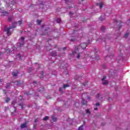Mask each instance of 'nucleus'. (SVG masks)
<instances>
[{
    "label": "nucleus",
    "mask_w": 130,
    "mask_h": 130,
    "mask_svg": "<svg viewBox=\"0 0 130 130\" xmlns=\"http://www.w3.org/2000/svg\"><path fill=\"white\" fill-rule=\"evenodd\" d=\"M17 24H19V25H21L22 20H19L18 22H14L12 23V25L11 26L10 25L9 28H8L7 26L4 27V31L5 32H7L8 36H10V35L12 34V31H13V29L11 30V29H14V28H16V25H17Z\"/></svg>",
    "instance_id": "obj_1"
},
{
    "label": "nucleus",
    "mask_w": 130,
    "mask_h": 130,
    "mask_svg": "<svg viewBox=\"0 0 130 130\" xmlns=\"http://www.w3.org/2000/svg\"><path fill=\"white\" fill-rule=\"evenodd\" d=\"M81 54L82 53H78V52L75 51L72 53V55L75 56V57H77L78 59H79L80 57H81Z\"/></svg>",
    "instance_id": "obj_2"
},
{
    "label": "nucleus",
    "mask_w": 130,
    "mask_h": 130,
    "mask_svg": "<svg viewBox=\"0 0 130 130\" xmlns=\"http://www.w3.org/2000/svg\"><path fill=\"white\" fill-rule=\"evenodd\" d=\"M80 47H81L82 49H86V47H87V43H81L80 46L79 47V48H77L76 49V50H77V51H79V48H80Z\"/></svg>",
    "instance_id": "obj_3"
},
{
    "label": "nucleus",
    "mask_w": 130,
    "mask_h": 130,
    "mask_svg": "<svg viewBox=\"0 0 130 130\" xmlns=\"http://www.w3.org/2000/svg\"><path fill=\"white\" fill-rule=\"evenodd\" d=\"M0 13H1V16H8L10 14L9 12L4 10L3 8H0Z\"/></svg>",
    "instance_id": "obj_4"
},
{
    "label": "nucleus",
    "mask_w": 130,
    "mask_h": 130,
    "mask_svg": "<svg viewBox=\"0 0 130 130\" xmlns=\"http://www.w3.org/2000/svg\"><path fill=\"white\" fill-rule=\"evenodd\" d=\"M24 40H25V39L24 37H21L20 39H19L20 43H19V46L20 47H22V46L24 45Z\"/></svg>",
    "instance_id": "obj_5"
},
{
    "label": "nucleus",
    "mask_w": 130,
    "mask_h": 130,
    "mask_svg": "<svg viewBox=\"0 0 130 130\" xmlns=\"http://www.w3.org/2000/svg\"><path fill=\"white\" fill-rule=\"evenodd\" d=\"M105 79H106V77L105 76L103 79H102V81H103V85H108V81L104 80Z\"/></svg>",
    "instance_id": "obj_6"
},
{
    "label": "nucleus",
    "mask_w": 130,
    "mask_h": 130,
    "mask_svg": "<svg viewBox=\"0 0 130 130\" xmlns=\"http://www.w3.org/2000/svg\"><path fill=\"white\" fill-rule=\"evenodd\" d=\"M50 31V29L48 28L47 29L45 30V33H46L47 35H49V32Z\"/></svg>",
    "instance_id": "obj_7"
},
{
    "label": "nucleus",
    "mask_w": 130,
    "mask_h": 130,
    "mask_svg": "<svg viewBox=\"0 0 130 130\" xmlns=\"http://www.w3.org/2000/svg\"><path fill=\"white\" fill-rule=\"evenodd\" d=\"M15 85H17V86H21V83L20 81H16L15 82Z\"/></svg>",
    "instance_id": "obj_8"
},
{
    "label": "nucleus",
    "mask_w": 130,
    "mask_h": 130,
    "mask_svg": "<svg viewBox=\"0 0 130 130\" xmlns=\"http://www.w3.org/2000/svg\"><path fill=\"white\" fill-rule=\"evenodd\" d=\"M96 5L99 6L100 9H102V8H103V4L102 3H98Z\"/></svg>",
    "instance_id": "obj_9"
},
{
    "label": "nucleus",
    "mask_w": 130,
    "mask_h": 130,
    "mask_svg": "<svg viewBox=\"0 0 130 130\" xmlns=\"http://www.w3.org/2000/svg\"><path fill=\"white\" fill-rule=\"evenodd\" d=\"M13 16H10L8 19V22H12V20H13Z\"/></svg>",
    "instance_id": "obj_10"
},
{
    "label": "nucleus",
    "mask_w": 130,
    "mask_h": 130,
    "mask_svg": "<svg viewBox=\"0 0 130 130\" xmlns=\"http://www.w3.org/2000/svg\"><path fill=\"white\" fill-rule=\"evenodd\" d=\"M51 56H56V52H51Z\"/></svg>",
    "instance_id": "obj_11"
},
{
    "label": "nucleus",
    "mask_w": 130,
    "mask_h": 130,
    "mask_svg": "<svg viewBox=\"0 0 130 130\" xmlns=\"http://www.w3.org/2000/svg\"><path fill=\"white\" fill-rule=\"evenodd\" d=\"M12 75H13V77H17L18 76V72H13Z\"/></svg>",
    "instance_id": "obj_12"
},
{
    "label": "nucleus",
    "mask_w": 130,
    "mask_h": 130,
    "mask_svg": "<svg viewBox=\"0 0 130 130\" xmlns=\"http://www.w3.org/2000/svg\"><path fill=\"white\" fill-rule=\"evenodd\" d=\"M82 104L83 105H86V104H87V101H85V100H84V99H82Z\"/></svg>",
    "instance_id": "obj_13"
},
{
    "label": "nucleus",
    "mask_w": 130,
    "mask_h": 130,
    "mask_svg": "<svg viewBox=\"0 0 130 130\" xmlns=\"http://www.w3.org/2000/svg\"><path fill=\"white\" fill-rule=\"evenodd\" d=\"M43 91H44V88L43 87H40L39 89H38V91L39 92H43Z\"/></svg>",
    "instance_id": "obj_14"
},
{
    "label": "nucleus",
    "mask_w": 130,
    "mask_h": 130,
    "mask_svg": "<svg viewBox=\"0 0 130 130\" xmlns=\"http://www.w3.org/2000/svg\"><path fill=\"white\" fill-rule=\"evenodd\" d=\"M26 126H27V124L26 123H23V124H21V128H24V127H26Z\"/></svg>",
    "instance_id": "obj_15"
},
{
    "label": "nucleus",
    "mask_w": 130,
    "mask_h": 130,
    "mask_svg": "<svg viewBox=\"0 0 130 130\" xmlns=\"http://www.w3.org/2000/svg\"><path fill=\"white\" fill-rule=\"evenodd\" d=\"M51 118H52V120L53 121H56V120H57V119H56V117H54L53 116H52Z\"/></svg>",
    "instance_id": "obj_16"
},
{
    "label": "nucleus",
    "mask_w": 130,
    "mask_h": 130,
    "mask_svg": "<svg viewBox=\"0 0 130 130\" xmlns=\"http://www.w3.org/2000/svg\"><path fill=\"white\" fill-rule=\"evenodd\" d=\"M6 88V89H9V88H11V84L7 83Z\"/></svg>",
    "instance_id": "obj_17"
},
{
    "label": "nucleus",
    "mask_w": 130,
    "mask_h": 130,
    "mask_svg": "<svg viewBox=\"0 0 130 130\" xmlns=\"http://www.w3.org/2000/svg\"><path fill=\"white\" fill-rule=\"evenodd\" d=\"M95 59H99V55H98L97 53L95 54Z\"/></svg>",
    "instance_id": "obj_18"
},
{
    "label": "nucleus",
    "mask_w": 130,
    "mask_h": 130,
    "mask_svg": "<svg viewBox=\"0 0 130 130\" xmlns=\"http://www.w3.org/2000/svg\"><path fill=\"white\" fill-rule=\"evenodd\" d=\"M72 38L71 39V41H76V37H74V36H72Z\"/></svg>",
    "instance_id": "obj_19"
},
{
    "label": "nucleus",
    "mask_w": 130,
    "mask_h": 130,
    "mask_svg": "<svg viewBox=\"0 0 130 130\" xmlns=\"http://www.w3.org/2000/svg\"><path fill=\"white\" fill-rule=\"evenodd\" d=\"M68 87H70V85L69 84H64L63 86V88H64V89H66V88H68Z\"/></svg>",
    "instance_id": "obj_20"
},
{
    "label": "nucleus",
    "mask_w": 130,
    "mask_h": 130,
    "mask_svg": "<svg viewBox=\"0 0 130 130\" xmlns=\"http://www.w3.org/2000/svg\"><path fill=\"white\" fill-rule=\"evenodd\" d=\"M100 21H103L104 20H105V17H101L99 18Z\"/></svg>",
    "instance_id": "obj_21"
},
{
    "label": "nucleus",
    "mask_w": 130,
    "mask_h": 130,
    "mask_svg": "<svg viewBox=\"0 0 130 130\" xmlns=\"http://www.w3.org/2000/svg\"><path fill=\"white\" fill-rule=\"evenodd\" d=\"M56 21L57 23H60L61 22V20L60 18H57Z\"/></svg>",
    "instance_id": "obj_22"
},
{
    "label": "nucleus",
    "mask_w": 130,
    "mask_h": 130,
    "mask_svg": "<svg viewBox=\"0 0 130 130\" xmlns=\"http://www.w3.org/2000/svg\"><path fill=\"white\" fill-rule=\"evenodd\" d=\"M101 31H102L103 32H104V31H105V26H102L101 28Z\"/></svg>",
    "instance_id": "obj_23"
},
{
    "label": "nucleus",
    "mask_w": 130,
    "mask_h": 130,
    "mask_svg": "<svg viewBox=\"0 0 130 130\" xmlns=\"http://www.w3.org/2000/svg\"><path fill=\"white\" fill-rule=\"evenodd\" d=\"M83 126H84L83 125H82L81 126H79L78 128V130H84L83 128Z\"/></svg>",
    "instance_id": "obj_24"
},
{
    "label": "nucleus",
    "mask_w": 130,
    "mask_h": 130,
    "mask_svg": "<svg viewBox=\"0 0 130 130\" xmlns=\"http://www.w3.org/2000/svg\"><path fill=\"white\" fill-rule=\"evenodd\" d=\"M128 32L126 33L124 36V38H127V37H128Z\"/></svg>",
    "instance_id": "obj_25"
},
{
    "label": "nucleus",
    "mask_w": 130,
    "mask_h": 130,
    "mask_svg": "<svg viewBox=\"0 0 130 130\" xmlns=\"http://www.w3.org/2000/svg\"><path fill=\"white\" fill-rule=\"evenodd\" d=\"M48 118H49L48 116H46L43 118V120H44L45 121H46V120H47Z\"/></svg>",
    "instance_id": "obj_26"
},
{
    "label": "nucleus",
    "mask_w": 130,
    "mask_h": 130,
    "mask_svg": "<svg viewBox=\"0 0 130 130\" xmlns=\"http://www.w3.org/2000/svg\"><path fill=\"white\" fill-rule=\"evenodd\" d=\"M41 22H42L41 20H37V23L39 24L40 25V24L41 23Z\"/></svg>",
    "instance_id": "obj_27"
},
{
    "label": "nucleus",
    "mask_w": 130,
    "mask_h": 130,
    "mask_svg": "<svg viewBox=\"0 0 130 130\" xmlns=\"http://www.w3.org/2000/svg\"><path fill=\"white\" fill-rule=\"evenodd\" d=\"M6 50V52H9V53H10V52H12L11 50H10V49H9V48H7V49Z\"/></svg>",
    "instance_id": "obj_28"
},
{
    "label": "nucleus",
    "mask_w": 130,
    "mask_h": 130,
    "mask_svg": "<svg viewBox=\"0 0 130 130\" xmlns=\"http://www.w3.org/2000/svg\"><path fill=\"white\" fill-rule=\"evenodd\" d=\"M43 74H44V73L43 72H42L41 74V76L40 77V78L41 79H42V78H43Z\"/></svg>",
    "instance_id": "obj_29"
},
{
    "label": "nucleus",
    "mask_w": 130,
    "mask_h": 130,
    "mask_svg": "<svg viewBox=\"0 0 130 130\" xmlns=\"http://www.w3.org/2000/svg\"><path fill=\"white\" fill-rule=\"evenodd\" d=\"M121 29V24H119L118 30H120Z\"/></svg>",
    "instance_id": "obj_30"
},
{
    "label": "nucleus",
    "mask_w": 130,
    "mask_h": 130,
    "mask_svg": "<svg viewBox=\"0 0 130 130\" xmlns=\"http://www.w3.org/2000/svg\"><path fill=\"white\" fill-rule=\"evenodd\" d=\"M19 106H20L21 107V109H23L24 108V107H23V104H19Z\"/></svg>",
    "instance_id": "obj_31"
},
{
    "label": "nucleus",
    "mask_w": 130,
    "mask_h": 130,
    "mask_svg": "<svg viewBox=\"0 0 130 130\" xmlns=\"http://www.w3.org/2000/svg\"><path fill=\"white\" fill-rule=\"evenodd\" d=\"M9 101H10V98H7L6 99V102L8 103V102H9Z\"/></svg>",
    "instance_id": "obj_32"
},
{
    "label": "nucleus",
    "mask_w": 130,
    "mask_h": 130,
    "mask_svg": "<svg viewBox=\"0 0 130 130\" xmlns=\"http://www.w3.org/2000/svg\"><path fill=\"white\" fill-rule=\"evenodd\" d=\"M86 113L90 114V110L89 109L86 110Z\"/></svg>",
    "instance_id": "obj_33"
},
{
    "label": "nucleus",
    "mask_w": 130,
    "mask_h": 130,
    "mask_svg": "<svg viewBox=\"0 0 130 130\" xmlns=\"http://www.w3.org/2000/svg\"><path fill=\"white\" fill-rule=\"evenodd\" d=\"M31 71H32V68H29L28 69V72L30 73L31 72Z\"/></svg>",
    "instance_id": "obj_34"
},
{
    "label": "nucleus",
    "mask_w": 130,
    "mask_h": 130,
    "mask_svg": "<svg viewBox=\"0 0 130 130\" xmlns=\"http://www.w3.org/2000/svg\"><path fill=\"white\" fill-rule=\"evenodd\" d=\"M95 106H100V104L99 103H97L96 104H95Z\"/></svg>",
    "instance_id": "obj_35"
},
{
    "label": "nucleus",
    "mask_w": 130,
    "mask_h": 130,
    "mask_svg": "<svg viewBox=\"0 0 130 130\" xmlns=\"http://www.w3.org/2000/svg\"><path fill=\"white\" fill-rule=\"evenodd\" d=\"M13 108L14 109V112H16V111H17V109H16V107H13Z\"/></svg>",
    "instance_id": "obj_36"
},
{
    "label": "nucleus",
    "mask_w": 130,
    "mask_h": 130,
    "mask_svg": "<svg viewBox=\"0 0 130 130\" xmlns=\"http://www.w3.org/2000/svg\"><path fill=\"white\" fill-rule=\"evenodd\" d=\"M37 126V125H36V124L34 125V128L35 129H36Z\"/></svg>",
    "instance_id": "obj_37"
},
{
    "label": "nucleus",
    "mask_w": 130,
    "mask_h": 130,
    "mask_svg": "<svg viewBox=\"0 0 130 130\" xmlns=\"http://www.w3.org/2000/svg\"><path fill=\"white\" fill-rule=\"evenodd\" d=\"M19 99H20V101H22L23 99V97L22 96H20L19 98Z\"/></svg>",
    "instance_id": "obj_38"
},
{
    "label": "nucleus",
    "mask_w": 130,
    "mask_h": 130,
    "mask_svg": "<svg viewBox=\"0 0 130 130\" xmlns=\"http://www.w3.org/2000/svg\"><path fill=\"white\" fill-rule=\"evenodd\" d=\"M59 91H60V92H62V88L60 87Z\"/></svg>",
    "instance_id": "obj_39"
},
{
    "label": "nucleus",
    "mask_w": 130,
    "mask_h": 130,
    "mask_svg": "<svg viewBox=\"0 0 130 130\" xmlns=\"http://www.w3.org/2000/svg\"><path fill=\"white\" fill-rule=\"evenodd\" d=\"M35 122H38V119H36L35 120Z\"/></svg>",
    "instance_id": "obj_40"
},
{
    "label": "nucleus",
    "mask_w": 130,
    "mask_h": 130,
    "mask_svg": "<svg viewBox=\"0 0 130 130\" xmlns=\"http://www.w3.org/2000/svg\"><path fill=\"white\" fill-rule=\"evenodd\" d=\"M70 2V0H66V2L67 3V4H69Z\"/></svg>",
    "instance_id": "obj_41"
},
{
    "label": "nucleus",
    "mask_w": 130,
    "mask_h": 130,
    "mask_svg": "<svg viewBox=\"0 0 130 130\" xmlns=\"http://www.w3.org/2000/svg\"><path fill=\"white\" fill-rule=\"evenodd\" d=\"M16 103V102L15 101H13L12 103V104L14 105Z\"/></svg>",
    "instance_id": "obj_42"
},
{
    "label": "nucleus",
    "mask_w": 130,
    "mask_h": 130,
    "mask_svg": "<svg viewBox=\"0 0 130 130\" xmlns=\"http://www.w3.org/2000/svg\"><path fill=\"white\" fill-rule=\"evenodd\" d=\"M60 49H62V50H64L65 49H67L66 47H64L63 48H61Z\"/></svg>",
    "instance_id": "obj_43"
},
{
    "label": "nucleus",
    "mask_w": 130,
    "mask_h": 130,
    "mask_svg": "<svg viewBox=\"0 0 130 130\" xmlns=\"http://www.w3.org/2000/svg\"><path fill=\"white\" fill-rule=\"evenodd\" d=\"M69 15H70V16H71V15H73V13L70 12H69Z\"/></svg>",
    "instance_id": "obj_44"
},
{
    "label": "nucleus",
    "mask_w": 130,
    "mask_h": 130,
    "mask_svg": "<svg viewBox=\"0 0 130 130\" xmlns=\"http://www.w3.org/2000/svg\"><path fill=\"white\" fill-rule=\"evenodd\" d=\"M17 57H19V59H21V56L19 55H17Z\"/></svg>",
    "instance_id": "obj_45"
},
{
    "label": "nucleus",
    "mask_w": 130,
    "mask_h": 130,
    "mask_svg": "<svg viewBox=\"0 0 130 130\" xmlns=\"http://www.w3.org/2000/svg\"><path fill=\"white\" fill-rule=\"evenodd\" d=\"M83 85H84V86H86V85H87V83H83Z\"/></svg>",
    "instance_id": "obj_46"
},
{
    "label": "nucleus",
    "mask_w": 130,
    "mask_h": 130,
    "mask_svg": "<svg viewBox=\"0 0 130 130\" xmlns=\"http://www.w3.org/2000/svg\"><path fill=\"white\" fill-rule=\"evenodd\" d=\"M11 115H15V114H14L13 112H12V113H11Z\"/></svg>",
    "instance_id": "obj_47"
},
{
    "label": "nucleus",
    "mask_w": 130,
    "mask_h": 130,
    "mask_svg": "<svg viewBox=\"0 0 130 130\" xmlns=\"http://www.w3.org/2000/svg\"><path fill=\"white\" fill-rule=\"evenodd\" d=\"M94 110H98V108H94Z\"/></svg>",
    "instance_id": "obj_48"
},
{
    "label": "nucleus",
    "mask_w": 130,
    "mask_h": 130,
    "mask_svg": "<svg viewBox=\"0 0 130 130\" xmlns=\"http://www.w3.org/2000/svg\"><path fill=\"white\" fill-rule=\"evenodd\" d=\"M3 91H4V93H5V94H6V90H3Z\"/></svg>",
    "instance_id": "obj_49"
},
{
    "label": "nucleus",
    "mask_w": 130,
    "mask_h": 130,
    "mask_svg": "<svg viewBox=\"0 0 130 130\" xmlns=\"http://www.w3.org/2000/svg\"><path fill=\"white\" fill-rule=\"evenodd\" d=\"M87 99H88V100H90V98H89V97H87Z\"/></svg>",
    "instance_id": "obj_50"
},
{
    "label": "nucleus",
    "mask_w": 130,
    "mask_h": 130,
    "mask_svg": "<svg viewBox=\"0 0 130 130\" xmlns=\"http://www.w3.org/2000/svg\"><path fill=\"white\" fill-rule=\"evenodd\" d=\"M100 40H101V39H99V40H97V41H100Z\"/></svg>",
    "instance_id": "obj_51"
},
{
    "label": "nucleus",
    "mask_w": 130,
    "mask_h": 130,
    "mask_svg": "<svg viewBox=\"0 0 130 130\" xmlns=\"http://www.w3.org/2000/svg\"><path fill=\"white\" fill-rule=\"evenodd\" d=\"M115 22H117V20H115Z\"/></svg>",
    "instance_id": "obj_52"
},
{
    "label": "nucleus",
    "mask_w": 130,
    "mask_h": 130,
    "mask_svg": "<svg viewBox=\"0 0 130 130\" xmlns=\"http://www.w3.org/2000/svg\"><path fill=\"white\" fill-rule=\"evenodd\" d=\"M2 83V80H0V84Z\"/></svg>",
    "instance_id": "obj_53"
},
{
    "label": "nucleus",
    "mask_w": 130,
    "mask_h": 130,
    "mask_svg": "<svg viewBox=\"0 0 130 130\" xmlns=\"http://www.w3.org/2000/svg\"><path fill=\"white\" fill-rule=\"evenodd\" d=\"M24 94H25V95H28V94H27V93H24Z\"/></svg>",
    "instance_id": "obj_54"
},
{
    "label": "nucleus",
    "mask_w": 130,
    "mask_h": 130,
    "mask_svg": "<svg viewBox=\"0 0 130 130\" xmlns=\"http://www.w3.org/2000/svg\"><path fill=\"white\" fill-rule=\"evenodd\" d=\"M98 97H99V94H98Z\"/></svg>",
    "instance_id": "obj_55"
},
{
    "label": "nucleus",
    "mask_w": 130,
    "mask_h": 130,
    "mask_svg": "<svg viewBox=\"0 0 130 130\" xmlns=\"http://www.w3.org/2000/svg\"><path fill=\"white\" fill-rule=\"evenodd\" d=\"M95 51H97V50H96V49H95Z\"/></svg>",
    "instance_id": "obj_56"
},
{
    "label": "nucleus",
    "mask_w": 130,
    "mask_h": 130,
    "mask_svg": "<svg viewBox=\"0 0 130 130\" xmlns=\"http://www.w3.org/2000/svg\"><path fill=\"white\" fill-rule=\"evenodd\" d=\"M75 32H76V30H74V32L75 33Z\"/></svg>",
    "instance_id": "obj_57"
},
{
    "label": "nucleus",
    "mask_w": 130,
    "mask_h": 130,
    "mask_svg": "<svg viewBox=\"0 0 130 130\" xmlns=\"http://www.w3.org/2000/svg\"><path fill=\"white\" fill-rule=\"evenodd\" d=\"M1 53H1V52H0V55H1Z\"/></svg>",
    "instance_id": "obj_58"
},
{
    "label": "nucleus",
    "mask_w": 130,
    "mask_h": 130,
    "mask_svg": "<svg viewBox=\"0 0 130 130\" xmlns=\"http://www.w3.org/2000/svg\"><path fill=\"white\" fill-rule=\"evenodd\" d=\"M82 1H84V0H82Z\"/></svg>",
    "instance_id": "obj_59"
}]
</instances>
